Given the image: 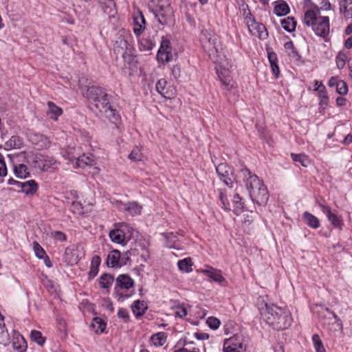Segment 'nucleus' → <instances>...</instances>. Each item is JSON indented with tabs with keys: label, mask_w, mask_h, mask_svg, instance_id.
I'll list each match as a JSON object with an SVG mask.
<instances>
[{
	"label": "nucleus",
	"mask_w": 352,
	"mask_h": 352,
	"mask_svg": "<svg viewBox=\"0 0 352 352\" xmlns=\"http://www.w3.org/2000/svg\"><path fill=\"white\" fill-rule=\"evenodd\" d=\"M258 309L260 313L266 322L270 326L271 325V318L276 319L278 318V315H280L283 313V309L280 307H277L273 304H267L264 302H261L259 303Z\"/></svg>",
	"instance_id": "obj_6"
},
{
	"label": "nucleus",
	"mask_w": 352,
	"mask_h": 352,
	"mask_svg": "<svg viewBox=\"0 0 352 352\" xmlns=\"http://www.w3.org/2000/svg\"><path fill=\"white\" fill-rule=\"evenodd\" d=\"M21 342L22 344L19 343V340L17 342H13L12 345L13 348L19 352H23L26 350L27 345L26 343L23 338H21Z\"/></svg>",
	"instance_id": "obj_54"
},
{
	"label": "nucleus",
	"mask_w": 352,
	"mask_h": 352,
	"mask_svg": "<svg viewBox=\"0 0 352 352\" xmlns=\"http://www.w3.org/2000/svg\"><path fill=\"white\" fill-rule=\"evenodd\" d=\"M216 171L220 179L226 185L230 188L233 186L232 172L231 168L226 163L219 164L216 166Z\"/></svg>",
	"instance_id": "obj_10"
},
{
	"label": "nucleus",
	"mask_w": 352,
	"mask_h": 352,
	"mask_svg": "<svg viewBox=\"0 0 352 352\" xmlns=\"http://www.w3.org/2000/svg\"><path fill=\"white\" fill-rule=\"evenodd\" d=\"M118 316L122 318L125 322L129 320V316L126 309L120 308L118 311Z\"/></svg>",
	"instance_id": "obj_58"
},
{
	"label": "nucleus",
	"mask_w": 352,
	"mask_h": 352,
	"mask_svg": "<svg viewBox=\"0 0 352 352\" xmlns=\"http://www.w3.org/2000/svg\"><path fill=\"white\" fill-rule=\"evenodd\" d=\"M207 324L210 328L217 329L220 325V321L216 318L209 317L207 320Z\"/></svg>",
	"instance_id": "obj_55"
},
{
	"label": "nucleus",
	"mask_w": 352,
	"mask_h": 352,
	"mask_svg": "<svg viewBox=\"0 0 352 352\" xmlns=\"http://www.w3.org/2000/svg\"><path fill=\"white\" fill-rule=\"evenodd\" d=\"M166 81L164 79L159 80L156 84V89L161 95L164 96L165 98H170L169 96H166L168 91H166Z\"/></svg>",
	"instance_id": "obj_47"
},
{
	"label": "nucleus",
	"mask_w": 352,
	"mask_h": 352,
	"mask_svg": "<svg viewBox=\"0 0 352 352\" xmlns=\"http://www.w3.org/2000/svg\"><path fill=\"white\" fill-rule=\"evenodd\" d=\"M142 207L138 202H129L125 204V211L128 212L131 215L134 216L140 214Z\"/></svg>",
	"instance_id": "obj_31"
},
{
	"label": "nucleus",
	"mask_w": 352,
	"mask_h": 352,
	"mask_svg": "<svg viewBox=\"0 0 352 352\" xmlns=\"http://www.w3.org/2000/svg\"><path fill=\"white\" fill-rule=\"evenodd\" d=\"M129 158L133 161H140L142 158V154L138 147L134 148L129 155Z\"/></svg>",
	"instance_id": "obj_49"
},
{
	"label": "nucleus",
	"mask_w": 352,
	"mask_h": 352,
	"mask_svg": "<svg viewBox=\"0 0 352 352\" xmlns=\"http://www.w3.org/2000/svg\"><path fill=\"white\" fill-rule=\"evenodd\" d=\"M199 348L196 346V344L194 342L184 339L183 341L182 348L176 350L174 352H199Z\"/></svg>",
	"instance_id": "obj_27"
},
{
	"label": "nucleus",
	"mask_w": 352,
	"mask_h": 352,
	"mask_svg": "<svg viewBox=\"0 0 352 352\" xmlns=\"http://www.w3.org/2000/svg\"><path fill=\"white\" fill-rule=\"evenodd\" d=\"M102 9L106 14H107L109 19L114 18L117 14L115 3L113 0H110L107 2L101 4Z\"/></svg>",
	"instance_id": "obj_24"
},
{
	"label": "nucleus",
	"mask_w": 352,
	"mask_h": 352,
	"mask_svg": "<svg viewBox=\"0 0 352 352\" xmlns=\"http://www.w3.org/2000/svg\"><path fill=\"white\" fill-rule=\"evenodd\" d=\"M33 249L36 256L38 257V258L41 259L43 257H44V256L46 255V252L44 250V249L36 241L33 242Z\"/></svg>",
	"instance_id": "obj_48"
},
{
	"label": "nucleus",
	"mask_w": 352,
	"mask_h": 352,
	"mask_svg": "<svg viewBox=\"0 0 352 352\" xmlns=\"http://www.w3.org/2000/svg\"><path fill=\"white\" fill-rule=\"evenodd\" d=\"M159 50H164V52H167L168 53L171 54L170 50V42L168 40H163Z\"/></svg>",
	"instance_id": "obj_62"
},
{
	"label": "nucleus",
	"mask_w": 352,
	"mask_h": 352,
	"mask_svg": "<svg viewBox=\"0 0 352 352\" xmlns=\"http://www.w3.org/2000/svg\"><path fill=\"white\" fill-rule=\"evenodd\" d=\"M133 32L137 36H139L145 29L146 21L141 12L133 18Z\"/></svg>",
	"instance_id": "obj_15"
},
{
	"label": "nucleus",
	"mask_w": 352,
	"mask_h": 352,
	"mask_svg": "<svg viewBox=\"0 0 352 352\" xmlns=\"http://www.w3.org/2000/svg\"><path fill=\"white\" fill-rule=\"evenodd\" d=\"M219 199L223 206L224 208L227 209V210H231V204H230V202L228 201L226 196L225 195V194L222 192V191H220L219 192Z\"/></svg>",
	"instance_id": "obj_53"
},
{
	"label": "nucleus",
	"mask_w": 352,
	"mask_h": 352,
	"mask_svg": "<svg viewBox=\"0 0 352 352\" xmlns=\"http://www.w3.org/2000/svg\"><path fill=\"white\" fill-rule=\"evenodd\" d=\"M9 340V334L6 328L4 317L0 318V343L6 344Z\"/></svg>",
	"instance_id": "obj_40"
},
{
	"label": "nucleus",
	"mask_w": 352,
	"mask_h": 352,
	"mask_svg": "<svg viewBox=\"0 0 352 352\" xmlns=\"http://www.w3.org/2000/svg\"><path fill=\"white\" fill-rule=\"evenodd\" d=\"M201 272L218 283L225 281V278L222 276L221 271L219 270L208 267L206 269L201 270Z\"/></svg>",
	"instance_id": "obj_16"
},
{
	"label": "nucleus",
	"mask_w": 352,
	"mask_h": 352,
	"mask_svg": "<svg viewBox=\"0 0 352 352\" xmlns=\"http://www.w3.org/2000/svg\"><path fill=\"white\" fill-rule=\"evenodd\" d=\"M281 25L285 31L292 32L296 29V21L294 20V17L288 16L281 20Z\"/></svg>",
	"instance_id": "obj_35"
},
{
	"label": "nucleus",
	"mask_w": 352,
	"mask_h": 352,
	"mask_svg": "<svg viewBox=\"0 0 352 352\" xmlns=\"http://www.w3.org/2000/svg\"><path fill=\"white\" fill-rule=\"evenodd\" d=\"M113 280L114 278L111 275L104 274L100 278V285L101 287L107 289L111 285Z\"/></svg>",
	"instance_id": "obj_41"
},
{
	"label": "nucleus",
	"mask_w": 352,
	"mask_h": 352,
	"mask_svg": "<svg viewBox=\"0 0 352 352\" xmlns=\"http://www.w3.org/2000/svg\"><path fill=\"white\" fill-rule=\"evenodd\" d=\"M129 46V41L124 36L118 38L114 44V51L117 54L124 55Z\"/></svg>",
	"instance_id": "obj_18"
},
{
	"label": "nucleus",
	"mask_w": 352,
	"mask_h": 352,
	"mask_svg": "<svg viewBox=\"0 0 352 352\" xmlns=\"http://www.w3.org/2000/svg\"><path fill=\"white\" fill-rule=\"evenodd\" d=\"M7 175V167L3 160L0 159V176L3 177Z\"/></svg>",
	"instance_id": "obj_63"
},
{
	"label": "nucleus",
	"mask_w": 352,
	"mask_h": 352,
	"mask_svg": "<svg viewBox=\"0 0 352 352\" xmlns=\"http://www.w3.org/2000/svg\"><path fill=\"white\" fill-rule=\"evenodd\" d=\"M175 314L176 316L180 317V318H183L184 316H186L187 315V311H186V309L184 308V307H178L177 309V311L175 312Z\"/></svg>",
	"instance_id": "obj_64"
},
{
	"label": "nucleus",
	"mask_w": 352,
	"mask_h": 352,
	"mask_svg": "<svg viewBox=\"0 0 352 352\" xmlns=\"http://www.w3.org/2000/svg\"><path fill=\"white\" fill-rule=\"evenodd\" d=\"M65 261L70 265L78 263V256L77 255L76 250L74 247L66 248L65 251Z\"/></svg>",
	"instance_id": "obj_20"
},
{
	"label": "nucleus",
	"mask_w": 352,
	"mask_h": 352,
	"mask_svg": "<svg viewBox=\"0 0 352 352\" xmlns=\"http://www.w3.org/2000/svg\"><path fill=\"white\" fill-rule=\"evenodd\" d=\"M276 3V4L274 6V12L276 15L282 16L289 12V7L285 1L280 0Z\"/></svg>",
	"instance_id": "obj_21"
},
{
	"label": "nucleus",
	"mask_w": 352,
	"mask_h": 352,
	"mask_svg": "<svg viewBox=\"0 0 352 352\" xmlns=\"http://www.w3.org/2000/svg\"><path fill=\"white\" fill-rule=\"evenodd\" d=\"M337 92L340 95H345L348 92V86L343 80H340L336 87Z\"/></svg>",
	"instance_id": "obj_50"
},
{
	"label": "nucleus",
	"mask_w": 352,
	"mask_h": 352,
	"mask_svg": "<svg viewBox=\"0 0 352 352\" xmlns=\"http://www.w3.org/2000/svg\"><path fill=\"white\" fill-rule=\"evenodd\" d=\"M248 14L250 16H246L245 20L250 33L261 39L266 38L268 34L265 26L262 23H256L254 19H252L250 12Z\"/></svg>",
	"instance_id": "obj_8"
},
{
	"label": "nucleus",
	"mask_w": 352,
	"mask_h": 352,
	"mask_svg": "<svg viewBox=\"0 0 352 352\" xmlns=\"http://www.w3.org/2000/svg\"><path fill=\"white\" fill-rule=\"evenodd\" d=\"M302 218L306 224L312 228L316 229L320 226L318 219L308 212L303 213Z\"/></svg>",
	"instance_id": "obj_26"
},
{
	"label": "nucleus",
	"mask_w": 352,
	"mask_h": 352,
	"mask_svg": "<svg viewBox=\"0 0 352 352\" xmlns=\"http://www.w3.org/2000/svg\"><path fill=\"white\" fill-rule=\"evenodd\" d=\"M172 14L173 12L169 6L166 8L161 6L155 12V16L161 25L168 24L171 19Z\"/></svg>",
	"instance_id": "obj_13"
},
{
	"label": "nucleus",
	"mask_w": 352,
	"mask_h": 352,
	"mask_svg": "<svg viewBox=\"0 0 352 352\" xmlns=\"http://www.w3.org/2000/svg\"><path fill=\"white\" fill-rule=\"evenodd\" d=\"M202 47L210 56H214L218 52V36L212 31L203 30L200 34Z\"/></svg>",
	"instance_id": "obj_5"
},
{
	"label": "nucleus",
	"mask_w": 352,
	"mask_h": 352,
	"mask_svg": "<svg viewBox=\"0 0 352 352\" xmlns=\"http://www.w3.org/2000/svg\"><path fill=\"white\" fill-rule=\"evenodd\" d=\"M116 282L114 292L118 296V300H122L123 298L129 297L130 295L123 294L120 289H128L132 287L134 285L133 280L129 275L120 274L116 278Z\"/></svg>",
	"instance_id": "obj_7"
},
{
	"label": "nucleus",
	"mask_w": 352,
	"mask_h": 352,
	"mask_svg": "<svg viewBox=\"0 0 352 352\" xmlns=\"http://www.w3.org/2000/svg\"><path fill=\"white\" fill-rule=\"evenodd\" d=\"M245 350L239 336H234L224 341V352H244Z\"/></svg>",
	"instance_id": "obj_11"
},
{
	"label": "nucleus",
	"mask_w": 352,
	"mask_h": 352,
	"mask_svg": "<svg viewBox=\"0 0 352 352\" xmlns=\"http://www.w3.org/2000/svg\"><path fill=\"white\" fill-rule=\"evenodd\" d=\"M318 10H308L304 14V23L311 27L315 34L327 41L329 34V19L328 16H319Z\"/></svg>",
	"instance_id": "obj_3"
},
{
	"label": "nucleus",
	"mask_w": 352,
	"mask_h": 352,
	"mask_svg": "<svg viewBox=\"0 0 352 352\" xmlns=\"http://www.w3.org/2000/svg\"><path fill=\"white\" fill-rule=\"evenodd\" d=\"M134 231L131 226L122 223L117 228L111 230L109 236L112 242L125 245L133 237Z\"/></svg>",
	"instance_id": "obj_4"
},
{
	"label": "nucleus",
	"mask_w": 352,
	"mask_h": 352,
	"mask_svg": "<svg viewBox=\"0 0 352 352\" xmlns=\"http://www.w3.org/2000/svg\"><path fill=\"white\" fill-rule=\"evenodd\" d=\"M74 212L80 214L82 213V207L79 202L73 201L72 204V209Z\"/></svg>",
	"instance_id": "obj_61"
},
{
	"label": "nucleus",
	"mask_w": 352,
	"mask_h": 352,
	"mask_svg": "<svg viewBox=\"0 0 352 352\" xmlns=\"http://www.w3.org/2000/svg\"><path fill=\"white\" fill-rule=\"evenodd\" d=\"M51 235L60 241H64L67 239L66 235L61 231L52 232Z\"/></svg>",
	"instance_id": "obj_60"
},
{
	"label": "nucleus",
	"mask_w": 352,
	"mask_h": 352,
	"mask_svg": "<svg viewBox=\"0 0 352 352\" xmlns=\"http://www.w3.org/2000/svg\"><path fill=\"white\" fill-rule=\"evenodd\" d=\"M322 211L326 214L329 221L331 224L336 228H341L342 223L340 217L335 213L332 212L331 208L329 206H326L323 204H320Z\"/></svg>",
	"instance_id": "obj_14"
},
{
	"label": "nucleus",
	"mask_w": 352,
	"mask_h": 352,
	"mask_svg": "<svg viewBox=\"0 0 352 352\" xmlns=\"http://www.w3.org/2000/svg\"><path fill=\"white\" fill-rule=\"evenodd\" d=\"M166 238V246L169 248H178L179 245L177 244V236L173 232L167 233L164 234Z\"/></svg>",
	"instance_id": "obj_38"
},
{
	"label": "nucleus",
	"mask_w": 352,
	"mask_h": 352,
	"mask_svg": "<svg viewBox=\"0 0 352 352\" xmlns=\"http://www.w3.org/2000/svg\"><path fill=\"white\" fill-rule=\"evenodd\" d=\"M167 335L164 332H159L153 335L151 340L155 346H163L166 342Z\"/></svg>",
	"instance_id": "obj_33"
},
{
	"label": "nucleus",
	"mask_w": 352,
	"mask_h": 352,
	"mask_svg": "<svg viewBox=\"0 0 352 352\" xmlns=\"http://www.w3.org/2000/svg\"><path fill=\"white\" fill-rule=\"evenodd\" d=\"M177 265L179 269L183 272H190L192 270V263L190 258H185L179 260L177 263Z\"/></svg>",
	"instance_id": "obj_37"
},
{
	"label": "nucleus",
	"mask_w": 352,
	"mask_h": 352,
	"mask_svg": "<svg viewBox=\"0 0 352 352\" xmlns=\"http://www.w3.org/2000/svg\"><path fill=\"white\" fill-rule=\"evenodd\" d=\"M120 261V252L117 250H112L108 255L107 259V264L108 266L115 267L120 266L119 262Z\"/></svg>",
	"instance_id": "obj_22"
},
{
	"label": "nucleus",
	"mask_w": 352,
	"mask_h": 352,
	"mask_svg": "<svg viewBox=\"0 0 352 352\" xmlns=\"http://www.w3.org/2000/svg\"><path fill=\"white\" fill-rule=\"evenodd\" d=\"M268 60L270 63L272 72L277 78L279 76L280 70L277 64L278 58L276 54L273 52H268Z\"/></svg>",
	"instance_id": "obj_25"
},
{
	"label": "nucleus",
	"mask_w": 352,
	"mask_h": 352,
	"mask_svg": "<svg viewBox=\"0 0 352 352\" xmlns=\"http://www.w3.org/2000/svg\"><path fill=\"white\" fill-rule=\"evenodd\" d=\"M20 185L22 191L27 195L35 192L38 188L37 184L34 180L21 182Z\"/></svg>",
	"instance_id": "obj_29"
},
{
	"label": "nucleus",
	"mask_w": 352,
	"mask_h": 352,
	"mask_svg": "<svg viewBox=\"0 0 352 352\" xmlns=\"http://www.w3.org/2000/svg\"><path fill=\"white\" fill-rule=\"evenodd\" d=\"M154 44L147 38H142L139 40V48L141 51L148 52L153 49Z\"/></svg>",
	"instance_id": "obj_42"
},
{
	"label": "nucleus",
	"mask_w": 352,
	"mask_h": 352,
	"mask_svg": "<svg viewBox=\"0 0 352 352\" xmlns=\"http://www.w3.org/2000/svg\"><path fill=\"white\" fill-rule=\"evenodd\" d=\"M238 178L245 183L249 195L253 202L259 206L265 205L269 199L267 188L256 175L252 173L248 168H241L238 173Z\"/></svg>",
	"instance_id": "obj_1"
},
{
	"label": "nucleus",
	"mask_w": 352,
	"mask_h": 352,
	"mask_svg": "<svg viewBox=\"0 0 352 352\" xmlns=\"http://www.w3.org/2000/svg\"><path fill=\"white\" fill-rule=\"evenodd\" d=\"M314 90L318 91V96H319L320 98H323L328 97L327 95V92H326V88L323 85L322 83H320L318 87H316V89H314Z\"/></svg>",
	"instance_id": "obj_57"
},
{
	"label": "nucleus",
	"mask_w": 352,
	"mask_h": 352,
	"mask_svg": "<svg viewBox=\"0 0 352 352\" xmlns=\"http://www.w3.org/2000/svg\"><path fill=\"white\" fill-rule=\"evenodd\" d=\"M171 54L168 53L167 52H164V50H159L157 52V59L162 60V62H168L170 60Z\"/></svg>",
	"instance_id": "obj_52"
},
{
	"label": "nucleus",
	"mask_w": 352,
	"mask_h": 352,
	"mask_svg": "<svg viewBox=\"0 0 352 352\" xmlns=\"http://www.w3.org/2000/svg\"><path fill=\"white\" fill-rule=\"evenodd\" d=\"M74 158L76 160L77 166L80 168L91 165L94 162V156L92 155H87L83 154L78 157H74Z\"/></svg>",
	"instance_id": "obj_32"
},
{
	"label": "nucleus",
	"mask_w": 352,
	"mask_h": 352,
	"mask_svg": "<svg viewBox=\"0 0 352 352\" xmlns=\"http://www.w3.org/2000/svg\"><path fill=\"white\" fill-rule=\"evenodd\" d=\"M30 140L38 150L46 149L50 146V141L47 137L40 133H33Z\"/></svg>",
	"instance_id": "obj_12"
},
{
	"label": "nucleus",
	"mask_w": 352,
	"mask_h": 352,
	"mask_svg": "<svg viewBox=\"0 0 352 352\" xmlns=\"http://www.w3.org/2000/svg\"><path fill=\"white\" fill-rule=\"evenodd\" d=\"M83 95L89 100L94 102V105L99 111L102 113L111 122H116L120 116L109 103V95L100 87H88Z\"/></svg>",
	"instance_id": "obj_2"
},
{
	"label": "nucleus",
	"mask_w": 352,
	"mask_h": 352,
	"mask_svg": "<svg viewBox=\"0 0 352 352\" xmlns=\"http://www.w3.org/2000/svg\"><path fill=\"white\" fill-rule=\"evenodd\" d=\"M100 258L99 256H94L92 257L91 262V267L89 272V278L90 279L94 278L98 273V267L100 264Z\"/></svg>",
	"instance_id": "obj_30"
},
{
	"label": "nucleus",
	"mask_w": 352,
	"mask_h": 352,
	"mask_svg": "<svg viewBox=\"0 0 352 352\" xmlns=\"http://www.w3.org/2000/svg\"><path fill=\"white\" fill-rule=\"evenodd\" d=\"M217 74L221 83L226 87H229L230 85L231 78L228 72L224 70V72L222 71L219 72V70H217Z\"/></svg>",
	"instance_id": "obj_46"
},
{
	"label": "nucleus",
	"mask_w": 352,
	"mask_h": 352,
	"mask_svg": "<svg viewBox=\"0 0 352 352\" xmlns=\"http://www.w3.org/2000/svg\"><path fill=\"white\" fill-rule=\"evenodd\" d=\"M231 210L234 211L236 214H239L243 209V203L242 202V198L241 196L236 193L234 195L232 199Z\"/></svg>",
	"instance_id": "obj_23"
},
{
	"label": "nucleus",
	"mask_w": 352,
	"mask_h": 352,
	"mask_svg": "<svg viewBox=\"0 0 352 352\" xmlns=\"http://www.w3.org/2000/svg\"><path fill=\"white\" fill-rule=\"evenodd\" d=\"M54 164L55 160L53 159H43L42 156H36L32 162V166L42 170H47Z\"/></svg>",
	"instance_id": "obj_17"
},
{
	"label": "nucleus",
	"mask_w": 352,
	"mask_h": 352,
	"mask_svg": "<svg viewBox=\"0 0 352 352\" xmlns=\"http://www.w3.org/2000/svg\"><path fill=\"white\" fill-rule=\"evenodd\" d=\"M7 144L14 148H19L22 144L21 140L18 136H12L7 142Z\"/></svg>",
	"instance_id": "obj_51"
},
{
	"label": "nucleus",
	"mask_w": 352,
	"mask_h": 352,
	"mask_svg": "<svg viewBox=\"0 0 352 352\" xmlns=\"http://www.w3.org/2000/svg\"><path fill=\"white\" fill-rule=\"evenodd\" d=\"M30 338L33 342H36L39 346H43L45 342V338L42 336V333L36 330L31 331Z\"/></svg>",
	"instance_id": "obj_43"
},
{
	"label": "nucleus",
	"mask_w": 352,
	"mask_h": 352,
	"mask_svg": "<svg viewBox=\"0 0 352 352\" xmlns=\"http://www.w3.org/2000/svg\"><path fill=\"white\" fill-rule=\"evenodd\" d=\"M346 56L342 53H339L336 57V65L338 69H342L345 65Z\"/></svg>",
	"instance_id": "obj_56"
},
{
	"label": "nucleus",
	"mask_w": 352,
	"mask_h": 352,
	"mask_svg": "<svg viewBox=\"0 0 352 352\" xmlns=\"http://www.w3.org/2000/svg\"><path fill=\"white\" fill-rule=\"evenodd\" d=\"M291 156L294 162H299L302 166L307 167L310 164V160L308 156L302 153L294 154L292 153Z\"/></svg>",
	"instance_id": "obj_39"
},
{
	"label": "nucleus",
	"mask_w": 352,
	"mask_h": 352,
	"mask_svg": "<svg viewBox=\"0 0 352 352\" xmlns=\"http://www.w3.org/2000/svg\"><path fill=\"white\" fill-rule=\"evenodd\" d=\"M312 341L316 352H325V349L322 344V340L318 334L313 335Z\"/></svg>",
	"instance_id": "obj_44"
},
{
	"label": "nucleus",
	"mask_w": 352,
	"mask_h": 352,
	"mask_svg": "<svg viewBox=\"0 0 352 352\" xmlns=\"http://www.w3.org/2000/svg\"><path fill=\"white\" fill-rule=\"evenodd\" d=\"M339 4L340 12H346L348 6L352 4V0H340Z\"/></svg>",
	"instance_id": "obj_59"
},
{
	"label": "nucleus",
	"mask_w": 352,
	"mask_h": 352,
	"mask_svg": "<svg viewBox=\"0 0 352 352\" xmlns=\"http://www.w3.org/2000/svg\"><path fill=\"white\" fill-rule=\"evenodd\" d=\"M48 110L47 114L54 120H57L58 117L63 114V110L52 101L47 102Z\"/></svg>",
	"instance_id": "obj_19"
},
{
	"label": "nucleus",
	"mask_w": 352,
	"mask_h": 352,
	"mask_svg": "<svg viewBox=\"0 0 352 352\" xmlns=\"http://www.w3.org/2000/svg\"><path fill=\"white\" fill-rule=\"evenodd\" d=\"M91 326L94 328H96L97 327V329L96 330V332L102 333L105 329L106 324L100 318L96 317L93 320Z\"/></svg>",
	"instance_id": "obj_45"
},
{
	"label": "nucleus",
	"mask_w": 352,
	"mask_h": 352,
	"mask_svg": "<svg viewBox=\"0 0 352 352\" xmlns=\"http://www.w3.org/2000/svg\"><path fill=\"white\" fill-rule=\"evenodd\" d=\"M271 325L274 329L283 330L287 329L292 323V317L289 310L283 309V313L275 320L271 318Z\"/></svg>",
	"instance_id": "obj_9"
},
{
	"label": "nucleus",
	"mask_w": 352,
	"mask_h": 352,
	"mask_svg": "<svg viewBox=\"0 0 352 352\" xmlns=\"http://www.w3.org/2000/svg\"><path fill=\"white\" fill-rule=\"evenodd\" d=\"M14 170L16 177L18 178L24 179L30 176V173L28 170V168L26 165L23 164L15 165Z\"/></svg>",
	"instance_id": "obj_34"
},
{
	"label": "nucleus",
	"mask_w": 352,
	"mask_h": 352,
	"mask_svg": "<svg viewBox=\"0 0 352 352\" xmlns=\"http://www.w3.org/2000/svg\"><path fill=\"white\" fill-rule=\"evenodd\" d=\"M284 48L289 56L294 58L295 60L300 59V56L295 48L292 41H290L286 42L284 44Z\"/></svg>",
	"instance_id": "obj_36"
},
{
	"label": "nucleus",
	"mask_w": 352,
	"mask_h": 352,
	"mask_svg": "<svg viewBox=\"0 0 352 352\" xmlns=\"http://www.w3.org/2000/svg\"><path fill=\"white\" fill-rule=\"evenodd\" d=\"M131 309L133 314L137 317H139L145 313V311L147 309V306L144 301L135 300L131 305Z\"/></svg>",
	"instance_id": "obj_28"
}]
</instances>
